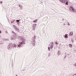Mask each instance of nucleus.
<instances>
[{
    "instance_id": "nucleus-18",
    "label": "nucleus",
    "mask_w": 76,
    "mask_h": 76,
    "mask_svg": "<svg viewBox=\"0 0 76 76\" xmlns=\"http://www.w3.org/2000/svg\"><path fill=\"white\" fill-rule=\"evenodd\" d=\"M10 39H11V40H14V39H15V38H13V37H11L10 38Z\"/></svg>"
},
{
    "instance_id": "nucleus-26",
    "label": "nucleus",
    "mask_w": 76,
    "mask_h": 76,
    "mask_svg": "<svg viewBox=\"0 0 76 76\" xmlns=\"http://www.w3.org/2000/svg\"><path fill=\"white\" fill-rule=\"evenodd\" d=\"M55 44H57H57H58V43H57V42H56Z\"/></svg>"
},
{
    "instance_id": "nucleus-30",
    "label": "nucleus",
    "mask_w": 76,
    "mask_h": 76,
    "mask_svg": "<svg viewBox=\"0 0 76 76\" xmlns=\"http://www.w3.org/2000/svg\"><path fill=\"white\" fill-rule=\"evenodd\" d=\"M67 57V56H65V57H64V58H66V57Z\"/></svg>"
},
{
    "instance_id": "nucleus-38",
    "label": "nucleus",
    "mask_w": 76,
    "mask_h": 76,
    "mask_svg": "<svg viewBox=\"0 0 76 76\" xmlns=\"http://www.w3.org/2000/svg\"><path fill=\"white\" fill-rule=\"evenodd\" d=\"M15 20H14V21H13V22H15Z\"/></svg>"
},
{
    "instance_id": "nucleus-29",
    "label": "nucleus",
    "mask_w": 76,
    "mask_h": 76,
    "mask_svg": "<svg viewBox=\"0 0 76 76\" xmlns=\"http://www.w3.org/2000/svg\"><path fill=\"white\" fill-rule=\"evenodd\" d=\"M21 6V5H19V7H20Z\"/></svg>"
},
{
    "instance_id": "nucleus-40",
    "label": "nucleus",
    "mask_w": 76,
    "mask_h": 76,
    "mask_svg": "<svg viewBox=\"0 0 76 76\" xmlns=\"http://www.w3.org/2000/svg\"><path fill=\"white\" fill-rule=\"evenodd\" d=\"M16 76H18V75H16Z\"/></svg>"
},
{
    "instance_id": "nucleus-14",
    "label": "nucleus",
    "mask_w": 76,
    "mask_h": 76,
    "mask_svg": "<svg viewBox=\"0 0 76 76\" xmlns=\"http://www.w3.org/2000/svg\"><path fill=\"white\" fill-rule=\"evenodd\" d=\"M50 45H53L54 46V43L53 42H51L50 43Z\"/></svg>"
},
{
    "instance_id": "nucleus-10",
    "label": "nucleus",
    "mask_w": 76,
    "mask_h": 76,
    "mask_svg": "<svg viewBox=\"0 0 76 76\" xmlns=\"http://www.w3.org/2000/svg\"><path fill=\"white\" fill-rule=\"evenodd\" d=\"M74 40H75V39H74V38H72L71 41H72V42H73V43L75 42Z\"/></svg>"
},
{
    "instance_id": "nucleus-5",
    "label": "nucleus",
    "mask_w": 76,
    "mask_h": 76,
    "mask_svg": "<svg viewBox=\"0 0 76 76\" xmlns=\"http://www.w3.org/2000/svg\"><path fill=\"white\" fill-rule=\"evenodd\" d=\"M20 39H21V41L23 42H24L26 41L24 38L22 37H21L20 38Z\"/></svg>"
},
{
    "instance_id": "nucleus-25",
    "label": "nucleus",
    "mask_w": 76,
    "mask_h": 76,
    "mask_svg": "<svg viewBox=\"0 0 76 76\" xmlns=\"http://www.w3.org/2000/svg\"><path fill=\"white\" fill-rule=\"evenodd\" d=\"M17 24H18V25H20V23H19V22H18L17 23Z\"/></svg>"
},
{
    "instance_id": "nucleus-23",
    "label": "nucleus",
    "mask_w": 76,
    "mask_h": 76,
    "mask_svg": "<svg viewBox=\"0 0 76 76\" xmlns=\"http://www.w3.org/2000/svg\"><path fill=\"white\" fill-rule=\"evenodd\" d=\"M12 33L13 34H15V32L14 31H12Z\"/></svg>"
},
{
    "instance_id": "nucleus-35",
    "label": "nucleus",
    "mask_w": 76,
    "mask_h": 76,
    "mask_svg": "<svg viewBox=\"0 0 76 76\" xmlns=\"http://www.w3.org/2000/svg\"><path fill=\"white\" fill-rule=\"evenodd\" d=\"M2 1H1L0 2V4H2Z\"/></svg>"
},
{
    "instance_id": "nucleus-1",
    "label": "nucleus",
    "mask_w": 76,
    "mask_h": 76,
    "mask_svg": "<svg viewBox=\"0 0 76 76\" xmlns=\"http://www.w3.org/2000/svg\"><path fill=\"white\" fill-rule=\"evenodd\" d=\"M34 37H32V38L31 43L33 45L35 46V38H36V36H34Z\"/></svg>"
},
{
    "instance_id": "nucleus-24",
    "label": "nucleus",
    "mask_w": 76,
    "mask_h": 76,
    "mask_svg": "<svg viewBox=\"0 0 76 76\" xmlns=\"http://www.w3.org/2000/svg\"><path fill=\"white\" fill-rule=\"evenodd\" d=\"M23 44V42H21L20 43V45H22Z\"/></svg>"
},
{
    "instance_id": "nucleus-11",
    "label": "nucleus",
    "mask_w": 76,
    "mask_h": 76,
    "mask_svg": "<svg viewBox=\"0 0 76 76\" xmlns=\"http://www.w3.org/2000/svg\"><path fill=\"white\" fill-rule=\"evenodd\" d=\"M73 35V32H70L69 34V36H72Z\"/></svg>"
},
{
    "instance_id": "nucleus-37",
    "label": "nucleus",
    "mask_w": 76,
    "mask_h": 76,
    "mask_svg": "<svg viewBox=\"0 0 76 76\" xmlns=\"http://www.w3.org/2000/svg\"><path fill=\"white\" fill-rule=\"evenodd\" d=\"M63 21H64V19H63L62 20Z\"/></svg>"
},
{
    "instance_id": "nucleus-20",
    "label": "nucleus",
    "mask_w": 76,
    "mask_h": 76,
    "mask_svg": "<svg viewBox=\"0 0 76 76\" xmlns=\"http://www.w3.org/2000/svg\"><path fill=\"white\" fill-rule=\"evenodd\" d=\"M18 47H21V45H20V44L18 45Z\"/></svg>"
},
{
    "instance_id": "nucleus-15",
    "label": "nucleus",
    "mask_w": 76,
    "mask_h": 76,
    "mask_svg": "<svg viewBox=\"0 0 76 76\" xmlns=\"http://www.w3.org/2000/svg\"><path fill=\"white\" fill-rule=\"evenodd\" d=\"M69 47H70L71 48H72V45L71 44H69Z\"/></svg>"
},
{
    "instance_id": "nucleus-3",
    "label": "nucleus",
    "mask_w": 76,
    "mask_h": 76,
    "mask_svg": "<svg viewBox=\"0 0 76 76\" xmlns=\"http://www.w3.org/2000/svg\"><path fill=\"white\" fill-rule=\"evenodd\" d=\"M36 25L37 24H34L32 26L33 29H32V31H34L35 28L36 27Z\"/></svg>"
},
{
    "instance_id": "nucleus-36",
    "label": "nucleus",
    "mask_w": 76,
    "mask_h": 76,
    "mask_svg": "<svg viewBox=\"0 0 76 76\" xmlns=\"http://www.w3.org/2000/svg\"><path fill=\"white\" fill-rule=\"evenodd\" d=\"M6 33H8V32L7 31H6Z\"/></svg>"
},
{
    "instance_id": "nucleus-41",
    "label": "nucleus",
    "mask_w": 76,
    "mask_h": 76,
    "mask_svg": "<svg viewBox=\"0 0 76 76\" xmlns=\"http://www.w3.org/2000/svg\"><path fill=\"white\" fill-rule=\"evenodd\" d=\"M0 44H1V43H0Z\"/></svg>"
},
{
    "instance_id": "nucleus-12",
    "label": "nucleus",
    "mask_w": 76,
    "mask_h": 76,
    "mask_svg": "<svg viewBox=\"0 0 76 76\" xmlns=\"http://www.w3.org/2000/svg\"><path fill=\"white\" fill-rule=\"evenodd\" d=\"M67 37H68L67 34H65L64 36V38H67Z\"/></svg>"
},
{
    "instance_id": "nucleus-27",
    "label": "nucleus",
    "mask_w": 76,
    "mask_h": 76,
    "mask_svg": "<svg viewBox=\"0 0 76 76\" xmlns=\"http://www.w3.org/2000/svg\"><path fill=\"white\" fill-rule=\"evenodd\" d=\"M73 76H76V74H75L73 75Z\"/></svg>"
},
{
    "instance_id": "nucleus-32",
    "label": "nucleus",
    "mask_w": 76,
    "mask_h": 76,
    "mask_svg": "<svg viewBox=\"0 0 76 76\" xmlns=\"http://www.w3.org/2000/svg\"><path fill=\"white\" fill-rule=\"evenodd\" d=\"M75 66H76V62L75 63Z\"/></svg>"
},
{
    "instance_id": "nucleus-34",
    "label": "nucleus",
    "mask_w": 76,
    "mask_h": 76,
    "mask_svg": "<svg viewBox=\"0 0 76 76\" xmlns=\"http://www.w3.org/2000/svg\"><path fill=\"white\" fill-rule=\"evenodd\" d=\"M1 31L0 30V34H1Z\"/></svg>"
},
{
    "instance_id": "nucleus-22",
    "label": "nucleus",
    "mask_w": 76,
    "mask_h": 76,
    "mask_svg": "<svg viewBox=\"0 0 76 76\" xmlns=\"http://www.w3.org/2000/svg\"><path fill=\"white\" fill-rule=\"evenodd\" d=\"M39 3L40 4H43V3H42V1H40Z\"/></svg>"
},
{
    "instance_id": "nucleus-13",
    "label": "nucleus",
    "mask_w": 76,
    "mask_h": 76,
    "mask_svg": "<svg viewBox=\"0 0 76 76\" xmlns=\"http://www.w3.org/2000/svg\"><path fill=\"white\" fill-rule=\"evenodd\" d=\"M66 3H65L66 5H68V2L67 1V0L66 1Z\"/></svg>"
},
{
    "instance_id": "nucleus-19",
    "label": "nucleus",
    "mask_w": 76,
    "mask_h": 76,
    "mask_svg": "<svg viewBox=\"0 0 76 76\" xmlns=\"http://www.w3.org/2000/svg\"><path fill=\"white\" fill-rule=\"evenodd\" d=\"M20 20H16V21L17 22H19Z\"/></svg>"
},
{
    "instance_id": "nucleus-28",
    "label": "nucleus",
    "mask_w": 76,
    "mask_h": 76,
    "mask_svg": "<svg viewBox=\"0 0 76 76\" xmlns=\"http://www.w3.org/2000/svg\"><path fill=\"white\" fill-rule=\"evenodd\" d=\"M5 41H9V39H7L5 40Z\"/></svg>"
},
{
    "instance_id": "nucleus-21",
    "label": "nucleus",
    "mask_w": 76,
    "mask_h": 76,
    "mask_svg": "<svg viewBox=\"0 0 76 76\" xmlns=\"http://www.w3.org/2000/svg\"><path fill=\"white\" fill-rule=\"evenodd\" d=\"M48 51H50V47H48Z\"/></svg>"
},
{
    "instance_id": "nucleus-17",
    "label": "nucleus",
    "mask_w": 76,
    "mask_h": 76,
    "mask_svg": "<svg viewBox=\"0 0 76 76\" xmlns=\"http://www.w3.org/2000/svg\"><path fill=\"white\" fill-rule=\"evenodd\" d=\"M37 20H34L33 21V22H34V23H37Z\"/></svg>"
},
{
    "instance_id": "nucleus-4",
    "label": "nucleus",
    "mask_w": 76,
    "mask_h": 76,
    "mask_svg": "<svg viewBox=\"0 0 76 76\" xmlns=\"http://www.w3.org/2000/svg\"><path fill=\"white\" fill-rule=\"evenodd\" d=\"M69 9L70 10V11H71L72 10V11H73V12H76V11H75L74 10V8L72 6H70Z\"/></svg>"
},
{
    "instance_id": "nucleus-7",
    "label": "nucleus",
    "mask_w": 76,
    "mask_h": 76,
    "mask_svg": "<svg viewBox=\"0 0 76 76\" xmlns=\"http://www.w3.org/2000/svg\"><path fill=\"white\" fill-rule=\"evenodd\" d=\"M15 31H17V32H20V30L18 28H17L16 27H15Z\"/></svg>"
},
{
    "instance_id": "nucleus-9",
    "label": "nucleus",
    "mask_w": 76,
    "mask_h": 76,
    "mask_svg": "<svg viewBox=\"0 0 76 76\" xmlns=\"http://www.w3.org/2000/svg\"><path fill=\"white\" fill-rule=\"evenodd\" d=\"M12 47H14V48H16V44H12Z\"/></svg>"
},
{
    "instance_id": "nucleus-8",
    "label": "nucleus",
    "mask_w": 76,
    "mask_h": 76,
    "mask_svg": "<svg viewBox=\"0 0 76 76\" xmlns=\"http://www.w3.org/2000/svg\"><path fill=\"white\" fill-rule=\"evenodd\" d=\"M61 52L60 50H58V55L59 56V55H61Z\"/></svg>"
},
{
    "instance_id": "nucleus-33",
    "label": "nucleus",
    "mask_w": 76,
    "mask_h": 76,
    "mask_svg": "<svg viewBox=\"0 0 76 76\" xmlns=\"http://www.w3.org/2000/svg\"><path fill=\"white\" fill-rule=\"evenodd\" d=\"M13 21H12L11 22V23H13Z\"/></svg>"
},
{
    "instance_id": "nucleus-16",
    "label": "nucleus",
    "mask_w": 76,
    "mask_h": 76,
    "mask_svg": "<svg viewBox=\"0 0 76 76\" xmlns=\"http://www.w3.org/2000/svg\"><path fill=\"white\" fill-rule=\"evenodd\" d=\"M53 47H54L53 45H51L50 47V48L51 49H52V48H53Z\"/></svg>"
},
{
    "instance_id": "nucleus-2",
    "label": "nucleus",
    "mask_w": 76,
    "mask_h": 76,
    "mask_svg": "<svg viewBox=\"0 0 76 76\" xmlns=\"http://www.w3.org/2000/svg\"><path fill=\"white\" fill-rule=\"evenodd\" d=\"M12 47H13L12 43H10L7 47V49H8V50H10L12 48Z\"/></svg>"
},
{
    "instance_id": "nucleus-6",
    "label": "nucleus",
    "mask_w": 76,
    "mask_h": 76,
    "mask_svg": "<svg viewBox=\"0 0 76 76\" xmlns=\"http://www.w3.org/2000/svg\"><path fill=\"white\" fill-rule=\"evenodd\" d=\"M62 3H66V1H67V0H59Z\"/></svg>"
},
{
    "instance_id": "nucleus-39",
    "label": "nucleus",
    "mask_w": 76,
    "mask_h": 76,
    "mask_svg": "<svg viewBox=\"0 0 76 76\" xmlns=\"http://www.w3.org/2000/svg\"><path fill=\"white\" fill-rule=\"evenodd\" d=\"M64 25H66V24H65V23H64Z\"/></svg>"
},
{
    "instance_id": "nucleus-31",
    "label": "nucleus",
    "mask_w": 76,
    "mask_h": 76,
    "mask_svg": "<svg viewBox=\"0 0 76 76\" xmlns=\"http://www.w3.org/2000/svg\"><path fill=\"white\" fill-rule=\"evenodd\" d=\"M68 26H69L70 25V23H68Z\"/></svg>"
}]
</instances>
